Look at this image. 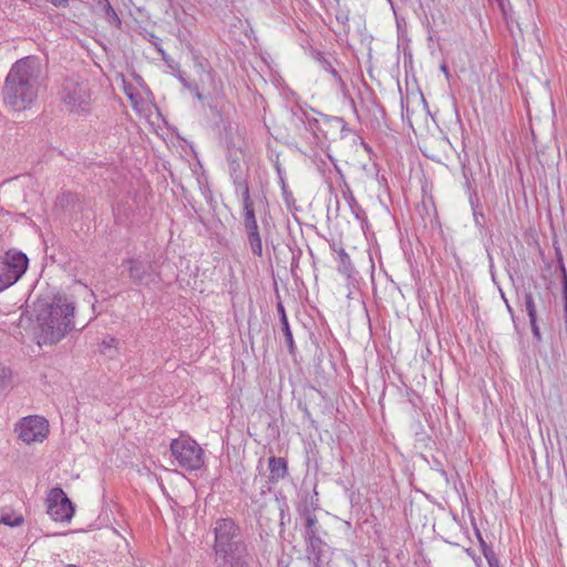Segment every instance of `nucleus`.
<instances>
[{
	"label": "nucleus",
	"instance_id": "nucleus-44",
	"mask_svg": "<svg viewBox=\"0 0 567 567\" xmlns=\"http://www.w3.org/2000/svg\"><path fill=\"white\" fill-rule=\"evenodd\" d=\"M337 19H338V20H340V19H341V20L343 21V20H348V17H347V16H344V17H339V16H338V17H337Z\"/></svg>",
	"mask_w": 567,
	"mask_h": 567
},
{
	"label": "nucleus",
	"instance_id": "nucleus-5",
	"mask_svg": "<svg viewBox=\"0 0 567 567\" xmlns=\"http://www.w3.org/2000/svg\"><path fill=\"white\" fill-rule=\"evenodd\" d=\"M171 452L179 466L185 470L195 471L204 465L203 449L189 436L174 439L171 443Z\"/></svg>",
	"mask_w": 567,
	"mask_h": 567
},
{
	"label": "nucleus",
	"instance_id": "nucleus-45",
	"mask_svg": "<svg viewBox=\"0 0 567 567\" xmlns=\"http://www.w3.org/2000/svg\"><path fill=\"white\" fill-rule=\"evenodd\" d=\"M391 4V8L394 10V4H393V1L392 0H388Z\"/></svg>",
	"mask_w": 567,
	"mask_h": 567
},
{
	"label": "nucleus",
	"instance_id": "nucleus-36",
	"mask_svg": "<svg viewBox=\"0 0 567 567\" xmlns=\"http://www.w3.org/2000/svg\"><path fill=\"white\" fill-rule=\"evenodd\" d=\"M116 343H117V340L115 338H110V339L103 340V342H102L103 352L106 353L105 350L115 347Z\"/></svg>",
	"mask_w": 567,
	"mask_h": 567
},
{
	"label": "nucleus",
	"instance_id": "nucleus-19",
	"mask_svg": "<svg viewBox=\"0 0 567 567\" xmlns=\"http://www.w3.org/2000/svg\"><path fill=\"white\" fill-rule=\"evenodd\" d=\"M298 511L300 515H302L306 519L303 537L307 538L319 535V524L317 516L313 513H311V511L307 506L299 507Z\"/></svg>",
	"mask_w": 567,
	"mask_h": 567
},
{
	"label": "nucleus",
	"instance_id": "nucleus-11",
	"mask_svg": "<svg viewBox=\"0 0 567 567\" xmlns=\"http://www.w3.org/2000/svg\"><path fill=\"white\" fill-rule=\"evenodd\" d=\"M243 225H244V229L247 235V240H248L249 247L251 249V252L255 256L261 257L262 256V243H261V237H260V233H259V226H258L257 219H256L255 209L243 212Z\"/></svg>",
	"mask_w": 567,
	"mask_h": 567
},
{
	"label": "nucleus",
	"instance_id": "nucleus-2",
	"mask_svg": "<svg viewBox=\"0 0 567 567\" xmlns=\"http://www.w3.org/2000/svg\"><path fill=\"white\" fill-rule=\"evenodd\" d=\"M74 302L65 295L38 299L34 313L39 324V343L54 344L74 329Z\"/></svg>",
	"mask_w": 567,
	"mask_h": 567
},
{
	"label": "nucleus",
	"instance_id": "nucleus-43",
	"mask_svg": "<svg viewBox=\"0 0 567 567\" xmlns=\"http://www.w3.org/2000/svg\"><path fill=\"white\" fill-rule=\"evenodd\" d=\"M499 291H501L502 299L506 302V301H507V299H506V297H505V293H504L502 290H499Z\"/></svg>",
	"mask_w": 567,
	"mask_h": 567
},
{
	"label": "nucleus",
	"instance_id": "nucleus-29",
	"mask_svg": "<svg viewBox=\"0 0 567 567\" xmlns=\"http://www.w3.org/2000/svg\"><path fill=\"white\" fill-rule=\"evenodd\" d=\"M279 504V516L280 525L284 526L286 522H290L289 506L286 501H278Z\"/></svg>",
	"mask_w": 567,
	"mask_h": 567
},
{
	"label": "nucleus",
	"instance_id": "nucleus-18",
	"mask_svg": "<svg viewBox=\"0 0 567 567\" xmlns=\"http://www.w3.org/2000/svg\"><path fill=\"white\" fill-rule=\"evenodd\" d=\"M322 124L324 130H327L328 132L330 130L339 132L341 138L347 137L348 134L352 132L351 128L348 127L347 122L342 117L324 115L322 118Z\"/></svg>",
	"mask_w": 567,
	"mask_h": 567
},
{
	"label": "nucleus",
	"instance_id": "nucleus-39",
	"mask_svg": "<svg viewBox=\"0 0 567 567\" xmlns=\"http://www.w3.org/2000/svg\"><path fill=\"white\" fill-rule=\"evenodd\" d=\"M195 97L199 101H203L204 100V95L199 92V90L197 89V92H193Z\"/></svg>",
	"mask_w": 567,
	"mask_h": 567
},
{
	"label": "nucleus",
	"instance_id": "nucleus-3",
	"mask_svg": "<svg viewBox=\"0 0 567 567\" xmlns=\"http://www.w3.org/2000/svg\"><path fill=\"white\" fill-rule=\"evenodd\" d=\"M59 95L70 112H85L90 104L87 83L75 75L63 79Z\"/></svg>",
	"mask_w": 567,
	"mask_h": 567
},
{
	"label": "nucleus",
	"instance_id": "nucleus-8",
	"mask_svg": "<svg viewBox=\"0 0 567 567\" xmlns=\"http://www.w3.org/2000/svg\"><path fill=\"white\" fill-rule=\"evenodd\" d=\"M16 431L19 433V439L27 444L42 442L48 436L49 423L42 416L31 415L24 417L17 425Z\"/></svg>",
	"mask_w": 567,
	"mask_h": 567
},
{
	"label": "nucleus",
	"instance_id": "nucleus-32",
	"mask_svg": "<svg viewBox=\"0 0 567 567\" xmlns=\"http://www.w3.org/2000/svg\"><path fill=\"white\" fill-rule=\"evenodd\" d=\"M488 567H501L498 557L495 551H488L485 556Z\"/></svg>",
	"mask_w": 567,
	"mask_h": 567
},
{
	"label": "nucleus",
	"instance_id": "nucleus-22",
	"mask_svg": "<svg viewBox=\"0 0 567 567\" xmlns=\"http://www.w3.org/2000/svg\"><path fill=\"white\" fill-rule=\"evenodd\" d=\"M558 258V268L561 275V285H563V301H564V318H565V327L567 330V270L564 265L563 256L560 251H557Z\"/></svg>",
	"mask_w": 567,
	"mask_h": 567
},
{
	"label": "nucleus",
	"instance_id": "nucleus-37",
	"mask_svg": "<svg viewBox=\"0 0 567 567\" xmlns=\"http://www.w3.org/2000/svg\"><path fill=\"white\" fill-rule=\"evenodd\" d=\"M310 511L311 513H313L316 511V508L318 507V498H316L313 501V498H311V502H310V506L306 505Z\"/></svg>",
	"mask_w": 567,
	"mask_h": 567
},
{
	"label": "nucleus",
	"instance_id": "nucleus-41",
	"mask_svg": "<svg viewBox=\"0 0 567 567\" xmlns=\"http://www.w3.org/2000/svg\"><path fill=\"white\" fill-rule=\"evenodd\" d=\"M441 70L447 74V66L445 64L441 65Z\"/></svg>",
	"mask_w": 567,
	"mask_h": 567
},
{
	"label": "nucleus",
	"instance_id": "nucleus-15",
	"mask_svg": "<svg viewBox=\"0 0 567 567\" xmlns=\"http://www.w3.org/2000/svg\"><path fill=\"white\" fill-rule=\"evenodd\" d=\"M233 178V183L235 185L236 192L241 194L243 200V212L255 209V203L250 197L249 186L247 181L241 175H235Z\"/></svg>",
	"mask_w": 567,
	"mask_h": 567
},
{
	"label": "nucleus",
	"instance_id": "nucleus-24",
	"mask_svg": "<svg viewBox=\"0 0 567 567\" xmlns=\"http://www.w3.org/2000/svg\"><path fill=\"white\" fill-rule=\"evenodd\" d=\"M316 60L322 70L329 72L339 83H342V79L338 71L333 68L332 62L328 60L321 52L316 54Z\"/></svg>",
	"mask_w": 567,
	"mask_h": 567
},
{
	"label": "nucleus",
	"instance_id": "nucleus-26",
	"mask_svg": "<svg viewBox=\"0 0 567 567\" xmlns=\"http://www.w3.org/2000/svg\"><path fill=\"white\" fill-rule=\"evenodd\" d=\"M23 522H24L23 516L20 514H16V513H3L0 516V523L4 524L7 526H10V527L20 526V525H22Z\"/></svg>",
	"mask_w": 567,
	"mask_h": 567
},
{
	"label": "nucleus",
	"instance_id": "nucleus-14",
	"mask_svg": "<svg viewBox=\"0 0 567 567\" xmlns=\"http://www.w3.org/2000/svg\"><path fill=\"white\" fill-rule=\"evenodd\" d=\"M305 540L307 543L308 558L313 563L315 567H320L324 542L320 538V535L307 537Z\"/></svg>",
	"mask_w": 567,
	"mask_h": 567
},
{
	"label": "nucleus",
	"instance_id": "nucleus-6",
	"mask_svg": "<svg viewBox=\"0 0 567 567\" xmlns=\"http://www.w3.org/2000/svg\"><path fill=\"white\" fill-rule=\"evenodd\" d=\"M214 553L247 545L240 526L233 518H218L213 527Z\"/></svg>",
	"mask_w": 567,
	"mask_h": 567
},
{
	"label": "nucleus",
	"instance_id": "nucleus-1",
	"mask_svg": "<svg viewBox=\"0 0 567 567\" xmlns=\"http://www.w3.org/2000/svg\"><path fill=\"white\" fill-rule=\"evenodd\" d=\"M42 73L41 61L35 55L16 61L2 87L4 104L18 112L30 109L38 99Z\"/></svg>",
	"mask_w": 567,
	"mask_h": 567
},
{
	"label": "nucleus",
	"instance_id": "nucleus-40",
	"mask_svg": "<svg viewBox=\"0 0 567 567\" xmlns=\"http://www.w3.org/2000/svg\"><path fill=\"white\" fill-rule=\"evenodd\" d=\"M151 37H152V39L150 41L156 45L157 41H159V39L154 34H152Z\"/></svg>",
	"mask_w": 567,
	"mask_h": 567
},
{
	"label": "nucleus",
	"instance_id": "nucleus-25",
	"mask_svg": "<svg viewBox=\"0 0 567 567\" xmlns=\"http://www.w3.org/2000/svg\"><path fill=\"white\" fill-rule=\"evenodd\" d=\"M470 203L472 206L473 218H474L475 225L483 228L484 224H485V217H484L482 209L480 208L478 198H477L476 194L470 196Z\"/></svg>",
	"mask_w": 567,
	"mask_h": 567
},
{
	"label": "nucleus",
	"instance_id": "nucleus-35",
	"mask_svg": "<svg viewBox=\"0 0 567 567\" xmlns=\"http://www.w3.org/2000/svg\"><path fill=\"white\" fill-rule=\"evenodd\" d=\"M532 333L535 340L542 341V333L537 320H530Z\"/></svg>",
	"mask_w": 567,
	"mask_h": 567
},
{
	"label": "nucleus",
	"instance_id": "nucleus-7",
	"mask_svg": "<svg viewBox=\"0 0 567 567\" xmlns=\"http://www.w3.org/2000/svg\"><path fill=\"white\" fill-rule=\"evenodd\" d=\"M47 503V512L55 522H70L74 515V505L61 487L50 491Z\"/></svg>",
	"mask_w": 567,
	"mask_h": 567
},
{
	"label": "nucleus",
	"instance_id": "nucleus-10",
	"mask_svg": "<svg viewBox=\"0 0 567 567\" xmlns=\"http://www.w3.org/2000/svg\"><path fill=\"white\" fill-rule=\"evenodd\" d=\"M122 266L126 268L128 277L134 285H148L151 281H154L152 278L154 265L151 261L127 258L123 260Z\"/></svg>",
	"mask_w": 567,
	"mask_h": 567
},
{
	"label": "nucleus",
	"instance_id": "nucleus-13",
	"mask_svg": "<svg viewBox=\"0 0 567 567\" xmlns=\"http://www.w3.org/2000/svg\"><path fill=\"white\" fill-rule=\"evenodd\" d=\"M269 483L277 484L288 474V463L284 457L270 456L268 458Z\"/></svg>",
	"mask_w": 567,
	"mask_h": 567
},
{
	"label": "nucleus",
	"instance_id": "nucleus-38",
	"mask_svg": "<svg viewBox=\"0 0 567 567\" xmlns=\"http://www.w3.org/2000/svg\"><path fill=\"white\" fill-rule=\"evenodd\" d=\"M499 7V9L505 13L506 12V2L507 0H495Z\"/></svg>",
	"mask_w": 567,
	"mask_h": 567
},
{
	"label": "nucleus",
	"instance_id": "nucleus-23",
	"mask_svg": "<svg viewBox=\"0 0 567 567\" xmlns=\"http://www.w3.org/2000/svg\"><path fill=\"white\" fill-rule=\"evenodd\" d=\"M97 6L101 8L102 12L104 13L105 19L107 22L116 28H120L122 22L118 18L117 13L109 2V0H97Z\"/></svg>",
	"mask_w": 567,
	"mask_h": 567
},
{
	"label": "nucleus",
	"instance_id": "nucleus-34",
	"mask_svg": "<svg viewBox=\"0 0 567 567\" xmlns=\"http://www.w3.org/2000/svg\"><path fill=\"white\" fill-rule=\"evenodd\" d=\"M228 151V154H227V161H228V164L230 163V159H236V157H240V146L238 145V143H236V147H230V148H227Z\"/></svg>",
	"mask_w": 567,
	"mask_h": 567
},
{
	"label": "nucleus",
	"instance_id": "nucleus-33",
	"mask_svg": "<svg viewBox=\"0 0 567 567\" xmlns=\"http://www.w3.org/2000/svg\"><path fill=\"white\" fill-rule=\"evenodd\" d=\"M476 535L480 542V547L482 550L483 556H485L488 551H494L493 547L488 545L482 537L480 530H476Z\"/></svg>",
	"mask_w": 567,
	"mask_h": 567
},
{
	"label": "nucleus",
	"instance_id": "nucleus-17",
	"mask_svg": "<svg viewBox=\"0 0 567 567\" xmlns=\"http://www.w3.org/2000/svg\"><path fill=\"white\" fill-rule=\"evenodd\" d=\"M219 128L220 138L224 141L227 148L236 147V127L228 118L220 116V122L217 124Z\"/></svg>",
	"mask_w": 567,
	"mask_h": 567
},
{
	"label": "nucleus",
	"instance_id": "nucleus-20",
	"mask_svg": "<svg viewBox=\"0 0 567 567\" xmlns=\"http://www.w3.org/2000/svg\"><path fill=\"white\" fill-rule=\"evenodd\" d=\"M331 248L338 254V257H339L338 271L347 277H351V274L353 271V266H352L350 256L347 254L344 248L337 247V245L334 243L331 244Z\"/></svg>",
	"mask_w": 567,
	"mask_h": 567
},
{
	"label": "nucleus",
	"instance_id": "nucleus-42",
	"mask_svg": "<svg viewBox=\"0 0 567 567\" xmlns=\"http://www.w3.org/2000/svg\"><path fill=\"white\" fill-rule=\"evenodd\" d=\"M505 303H506L507 310H508L511 313H513V309H512L511 305L508 303V301H506Z\"/></svg>",
	"mask_w": 567,
	"mask_h": 567
},
{
	"label": "nucleus",
	"instance_id": "nucleus-28",
	"mask_svg": "<svg viewBox=\"0 0 567 567\" xmlns=\"http://www.w3.org/2000/svg\"><path fill=\"white\" fill-rule=\"evenodd\" d=\"M11 370L0 364V390L7 389L11 383Z\"/></svg>",
	"mask_w": 567,
	"mask_h": 567
},
{
	"label": "nucleus",
	"instance_id": "nucleus-12",
	"mask_svg": "<svg viewBox=\"0 0 567 567\" xmlns=\"http://www.w3.org/2000/svg\"><path fill=\"white\" fill-rule=\"evenodd\" d=\"M291 122L298 130L303 127L307 131H311L317 137L321 135L323 138H329L328 131L322 126L323 124L318 118L308 117L307 113L301 109L291 111Z\"/></svg>",
	"mask_w": 567,
	"mask_h": 567
},
{
	"label": "nucleus",
	"instance_id": "nucleus-31",
	"mask_svg": "<svg viewBox=\"0 0 567 567\" xmlns=\"http://www.w3.org/2000/svg\"><path fill=\"white\" fill-rule=\"evenodd\" d=\"M240 157H236V159H230V163L228 164L229 166V172H230V176L234 177L235 175H241L240 174Z\"/></svg>",
	"mask_w": 567,
	"mask_h": 567
},
{
	"label": "nucleus",
	"instance_id": "nucleus-21",
	"mask_svg": "<svg viewBox=\"0 0 567 567\" xmlns=\"http://www.w3.org/2000/svg\"><path fill=\"white\" fill-rule=\"evenodd\" d=\"M342 194H343V198L347 200L353 216L358 220H362L364 218L365 213H364L363 208L357 202L349 185H346L344 189L342 190Z\"/></svg>",
	"mask_w": 567,
	"mask_h": 567
},
{
	"label": "nucleus",
	"instance_id": "nucleus-30",
	"mask_svg": "<svg viewBox=\"0 0 567 567\" xmlns=\"http://www.w3.org/2000/svg\"><path fill=\"white\" fill-rule=\"evenodd\" d=\"M178 80L186 90L190 92H197V84L195 82L188 81L183 73L178 74Z\"/></svg>",
	"mask_w": 567,
	"mask_h": 567
},
{
	"label": "nucleus",
	"instance_id": "nucleus-9",
	"mask_svg": "<svg viewBox=\"0 0 567 567\" xmlns=\"http://www.w3.org/2000/svg\"><path fill=\"white\" fill-rule=\"evenodd\" d=\"M251 561L247 545L214 553L215 567H250Z\"/></svg>",
	"mask_w": 567,
	"mask_h": 567
},
{
	"label": "nucleus",
	"instance_id": "nucleus-4",
	"mask_svg": "<svg viewBox=\"0 0 567 567\" xmlns=\"http://www.w3.org/2000/svg\"><path fill=\"white\" fill-rule=\"evenodd\" d=\"M29 267L28 256L18 250L9 249L0 258V292L18 282Z\"/></svg>",
	"mask_w": 567,
	"mask_h": 567
},
{
	"label": "nucleus",
	"instance_id": "nucleus-27",
	"mask_svg": "<svg viewBox=\"0 0 567 567\" xmlns=\"http://www.w3.org/2000/svg\"><path fill=\"white\" fill-rule=\"evenodd\" d=\"M524 305H525V310L527 312L529 321L537 320L536 305H535L534 297L530 292H526L524 295Z\"/></svg>",
	"mask_w": 567,
	"mask_h": 567
},
{
	"label": "nucleus",
	"instance_id": "nucleus-16",
	"mask_svg": "<svg viewBox=\"0 0 567 567\" xmlns=\"http://www.w3.org/2000/svg\"><path fill=\"white\" fill-rule=\"evenodd\" d=\"M277 311H278V315H279V319H280V323H281V330H282V333H284V337H285L286 344L288 347V351H289L290 354H295V352H296V344H295V341H293L292 331H291L289 322H288V318H287V315H286L285 307H284L282 302H280V301L277 303Z\"/></svg>",
	"mask_w": 567,
	"mask_h": 567
}]
</instances>
